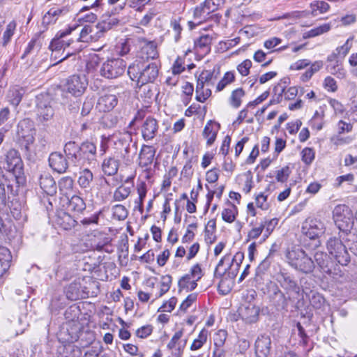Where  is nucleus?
Returning <instances> with one entry per match:
<instances>
[{
  "mask_svg": "<svg viewBox=\"0 0 357 357\" xmlns=\"http://www.w3.org/2000/svg\"><path fill=\"white\" fill-rule=\"evenodd\" d=\"M313 264L311 268H324L328 266V257L326 253L323 252H317L312 259Z\"/></svg>",
  "mask_w": 357,
  "mask_h": 357,
  "instance_id": "72a5a7b5",
  "label": "nucleus"
},
{
  "mask_svg": "<svg viewBox=\"0 0 357 357\" xmlns=\"http://www.w3.org/2000/svg\"><path fill=\"white\" fill-rule=\"evenodd\" d=\"M202 269H191L190 274L183 276L178 281L180 290L192 291L197 287V281L202 278Z\"/></svg>",
  "mask_w": 357,
  "mask_h": 357,
  "instance_id": "ddd939ff",
  "label": "nucleus"
},
{
  "mask_svg": "<svg viewBox=\"0 0 357 357\" xmlns=\"http://www.w3.org/2000/svg\"><path fill=\"white\" fill-rule=\"evenodd\" d=\"M278 224V219L273 218L268 221H266L264 225V229H266L264 236L267 238L271 232L274 230L276 225Z\"/></svg>",
  "mask_w": 357,
  "mask_h": 357,
  "instance_id": "338daca9",
  "label": "nucleus"
},
{
  "mask_svg": "<svg viewBox=\"0 0 357 357\" xmlns=\"http://www.w3.org/2000/svg\"><path fill=\"white\" fill-rule=\"evenodd\" d=\"M34 123L29 118L24 119L17 124V142L22 150L28 153L34 142Z\"/></svg>",
  "mask_w": 357,
  "mask_h": 357,
  "instance_id": "7ed1b4c3",
  "label": "nucleus"
},
{
  "mask_svg": "<svg viewBox=\"0 0 357 357\" xmlns=\"http://www.w3.org/2000/svg\"><path fill=\"white\" fill-rule=\"evenodd\" d=\"M54 222L57 227L64 230H70L77 224V221L69 213L63 211H60L56 213Z\"/></svg>",
  "mask_w": 357,
  "mask_h": 357,
  "instance_id": "a211bd4d",
  "label": "nucleus"
},
{
  "mask_svg": "<svg viewBox=\"0 0 357 357\" xmlns=\"http://www.w3.org/2000/svg\"><path fill=\"white\" fill-rule=\"evenodd\" d=\"M66 296L72 301L77 300L83 297V291L81 289V284L78 282L71 283L66 289Z\"/></svg>",
  "mask_w": 357,
  "mask_h": 357,
  "instance_id": "c85d7f7f",
  "label": "nucleus"
},
{
  "mask_svg": "<svg viewBox=\"0 0 357 357\" xmlns=\"http://www.w3.org/2000/svg\"><path fill=\"white\" fill-rule=\"evenodd\" d=\"M58 185L60 191L66 195L73 190L74 181L70 176H64L59 181Z\"/></svg>",
  "mask_w": 357,
  "mask_h": 357,
  "instance_id": "f704fd0d",
  "label": "nucleus"
},
{
  "mask_svg": "<svg viewBox=\"0 0 357 357\" xmlns=\"http://www.w3.org/2000/svg\"><path fill=\"white\" fill-rule=\"evenodd\" d=\"M160 296L165 294L170 288L172 284V277L169 275H164L160 280Z\"/></svg>",
  "mask_w": 357,
  "mask_h": 357,
  "instance_id": "4d7b16f0",
  "label": "nucleus"
},
{
  "mask_svg": "<svg viewBox=\"0 0 357 357\" xmlns=\"http://www.w3.org/2000/svg\"><path fill=\"white\" fill-rule=\"evenodd\" d=\"M234 282L231 280H220L218 283V290L222 295H227L232 289Z\"/></svg>",
  "mask_w": 357,
  "mask_h": 357,
  "instance_id": "a18cd8bd",
  "label": "nucleus"
},
{
  "mask_svg": "<svg viewBox=\"0 0 357 357\" xmlns=\"http://www.w3.org/2000/svg\"><path fill=\"white\" fill-rule=\"evenodd\" d=\"M277 280L279 282H280L282 286L292 289L297 293L299 291V287L296 285L295 281L291 280L290 277L286 276L284 274L281 273L278 275Z\"/></svg>",
  "mask_w": 357,
  "mask_h": 357,
  "instance_id": "58836bf2",
  "label": "nucleus"
},
{
  "mask_svg": "<svg viewBox=\"0 0 357 357\" xmlns=\"http://www.w3.org/2000/svg\"><path fill=\"white\" fill-rule=\"evenodd\" d=\"M134 176H130L123 180V176H121L122 184L114 192L113 199L114 201L121 202L130 195L134 188Z\"/></svg>",
  "mask_w": 357,
  "mask_h": 357,
  "instance_id": "9b49d317",
  "label": "nucleus"
},
{
  "mask_svg": "<svg viewBox=\"0 0 357 357\" xmlns=\"http://www.w3.org/2000/svg\"><path fill=\"white\" fill-rule=\"evenodd\" d=\"M63 151L67 157L74 152L79 151V145L75 142L70 141L65 144Z\"/></svg>",
  "mask_w": 357,
  "mask_h": 357,
  "instance_id": "0e129e2a",
  "label": "nucleus"
},
{
  "mask_svg": "<svg viewBox=\"0 0 357 357\" xmlns=\"http://www.w3.org/2000/svg\"><path fill=\"white\" fill-rule=\"evenodd\" d=\"M141 72L139 65L130 66L128 69V74L130 79L132 80H137L138 85L140 84V82H139V76Z\"/></svg>",
  "mask_w": 357,
  "mask_h": 357,
  "instance_id": "052dcab7",
  "label": "nucleus"
},
{
  "mask_svg": "<svg viewBox=\"0 0 357 357\" xmlns=\"http://www.w3.org/2000/svg\"><path fill=\"white\" fill-rule=\"evenodd\" d=\"M207 336V330H206L205 328L202 329L200 331L197 338L194 340L192 344L190 346V349L194 351L200 349L203 346V344L206 342Z\"/></svg>",
  "mask_w": 357,
  "mask_h": 357,
  "instance_id": "a19ab883",
  "label": "nucleus"
},
{
  "mask_svg": "<svg viewBox=\"0 0 357 357\" xmlns=\"http://www.w3.org/2000/svg\"><path fill=\"white\" fill-rule=\"evenodd\" d=\"M220 128V123L212 120L208 121L206 124L203 130V136L207 139L208 146L212 145L215 142Z\"/></svg>",
  "mask_w": 357,
  "mask_h": 357,
  "instance_id": "412c9836",
  "label": "nucleus"
},
{
  "mask_svg": "<svg viewBox=\"0 0 357 357\" xmlns=\"http://www.w3.org/2000/svg\"><path fill=\"white\" fill-rule=\"evenodd\" d=\"M344 206H337L333 211V218L337 227L340 230L339 235H342L347 238L346 241L350 243L351 241L357 238V236L351 232L353 227V221L349 217H346L341 214Z\"/></svg>",
  "mask_w": 357,
  "mask_h": 357,
  "instance_id": "39448f33",
  "label": "nucleus"
},
{
  "mask_svg": "<svg viewBox=\"0 0 357 357\" xmlns=\"http://www.w3.org/2000/svg\"><path fill=\"white\" fill-rule=\"evenodd\" d=\"M156 79V65L151 63L145 66L139 76V82L142 85L144 84H151L154 86V82Z\"/></svg>",
  "mask_w": 357,
  "mask_h": 357,
  "instance_id": "6ab92c4d",
  "label": "nucleus"
},
{
  "mask_svg": "<svg viewBox=\"0 0 357 357\" xmlns=\"http://www.w3.org/2000/svg\"><path fill=\"white\" fill-rule=\"evenodd\" d=\"M287 257L289 265L294 268H311V264L314 263L312 259L300 248L289 251Z\"/></svg>",
  "mask_w": 357,
  "mask_h": 357,
  "instance_id": "9d476101",
  "label": "nucleus"
},
{
  "mask_svg": "<svg viewBox=\"0 0 357 357\" xmlns=\"http://www.w3.org/2000/svg\"><path fill=\"white\" fill-rule=\"evenodd\" d=\"M183 332L180 330L175 333L170 342L168 343L167 347L169 349L177 347L178 351L183 350L187 344V339L181 340Z\"/></svg>",
  "mask_w": 357,
  "mask_h": 357,
  "instance_id": "7c9ffc66",
  "label": "nucleus"
},
{
  "mask_svg": "<svg viewBox=\"0 0 357 357\" xmlns=\"http://www.w3.org/2000/svg\"><path fill=\"white\" fill-rule=\"evenodd\" d=\"M48 161L52 170L59 174H63L68 169V159L61 152L55 151L50 153Z\"/></svg>",
  "mask_w": 357,
  "mask_h": 357,
  "instance_id": "f8f14e48",
  "label": "nucleus"
},
{
  "mask_svg": "<svg viewBox=\"0 0 357 357\" xmlns=\"http://www.w3.org/2000/svg\"><path fill=\"white\" fill-rule=\"evenodd\" d=\"M260 309L256 305L241 304L239 316L247 324L256 323L259 319Z\"/></svg>",
  "mask_w": 357,
  "mask_h": 357,
  "instance_id": "4468645a",
  "label": "nucleus"
},
{
  "mask_svg": "<svg viewBox=\"0 0 357 357\" xmlns=\"http://www.w3.org/2000/svg\"><path fill=\"white\" fill-rule=\"evenodd\" d=\"M126 68V63L122 59H111L102 64L100 74L107 79H115L124 73Z\"/></svg>",
  "mask_w": 357,
  "mask_h": 357,
  "instance_id": "423d86ee",
  "label": "nucleus"
},
{
  "mask_svg": "<svg viewBox=\"0 0 357 357\" xmlns=\"http://www.w3.org/2000/svg\"><path fill=\"white\" fill-rule=\"evenodd\" d=\"M67 208L70 211L80 213L85 210L86 204L79 196L73 195L68 202Z\"/></svg>",
  "mask_w": 357,
  "mask_h": 357,
  "instance_id": "a878e982",
  "label": "nucleus"
},
{
  "mask_svg": "<svg viewBox=\"0 0 357 357\" xmlns=\"http://www.w3.org/2000/svg\"><path fill=\"white\" fill-rule=\"evenodd\" d=\"M257 296V292L254 289H248L243 292L242 294V304L246 305H255L253 303L255 298Z\"/></svg>",
  "mask_w": 357,
  "mask_h": 357,
  "instance_id": "864d4df0",
  "label": "nucleus"
},
{
  "mask_svg": "<svg viewBox=\"0 0 357 357\" xmlns=\"http://www.w3.org/2000/svg\"><path fill=\"white\" fill-rule=\"evenodd\" d=\"M156 119L153 117L146 118L142 126V135L145 140L153 139L155 136Z\"/></svg>",
  "mask_w": 357,
  "mask_h": 357,
  "instance_id": "5701e85b",
  "label": "nucleus"
},
{
  "mask_svg": "<svg viewBox=\"0 0 357 357\" xmlns=\"http://www.w3.org/2000/svg\"><path fill=\"white\" fill-rule=\"evenodd\" d=\"M331 29V25L329 24H324L321 26L310 29V31L304 33L303 38H309L319 36L324 33L328 32Z\"/></svg>",
  "mask_w": 357,
  "mask_h": 357,
  "instance_id": "c9c22d12",
  "label": "nucleus"
},
{
  "mask_svg": "<svg viewBox=\"0 0 357 357\" xmlns=\"http://www.w3.org/2000/svg\"><path fill=\"white\" fill-rule=\"evenodd\" d=\"M15 28L16 23L14 21L10 22L7 25L6 29L3 35L2 40L0 42V43H1L3 47H6L7 44L9 43L11 37L14 34Z\"/></svg>",
  "mask_w": 357,
  "mask_h": 357,
  "instance_id": "79ce46f5",
  "label": "nucleus"
},
{
  "mask_svg": "<svg viewBox=\"0 0 357 357\" xmlns=\"http://www.w3.org/2000/svg\"><path fill=\"white\" fill-rule=\"evenodd\" d=\"M112 25L111 22L102 21L98 23L95 26V35H90L89 38L91 40H98L103 36L104 33L112 29Z\"/></svg>",
  "mask_w": 357,
  "mask_h": 357,
  "instance_id": "473e14b6",
  "label": "nucleus"
},
{
  "mask_svg": "<svg viewBox=\"0 0 357 357\" xmlns=\"http://www.w3.org/2000/svg\"><path fill=\"white\" fill-rule=\"evenodd\" d=\"M311 296L310 297V304L313 307L319 309L321 308L325 301L324 298L318 292L311 291Z\"/></svg>",
  "mask_w": 357,
  "mask_h": 357,
  "instance_id": "3c124183",
  "label": "nucleus"
},
{
  "mask_svg": "<svg viewBox=\"0 0 357 357\" xmlns=\"http://www.w3.org/2000/svg\"><path fill=\"white\" fill-rule=\"evenodd\" d=\"M235 79V76L232 72H227L222 79L218 82L216 90L217 91H220L225 89V87L232 83Z\"/></svg>",
  "mask_w": 357,
  "mask_h": 357,
  "instance_id": "de8ad7c7",
  "label": "nucleus"
},
{
  "mask_svg": "<svg viewBox=\"0 0 357 357\" xmlns=\"http://www.w3.org/2000/svg\"><path fill=\"white\" fill-rule=\"evenodd\" d=\"M94 100L91 98H86L83 102L81 114L83 116L88 115L93 107Z\"/></svg>",
  "mask_w": 357,
  "mask_h": 357,
  "instance_id": "680f3d73",
  "label": "nucleus"
},
{
  "mask_svg": "<svg viewBox=\"0 0 357 357\" xmlns=\"http://www.w3.org/2000/svg\"><path fill=\"white\" fill-rule=\"evenodd\" d=\"M324 231V224L317 219H307L302 226L303 234L309 239L314 241V247L320 245L319 238Z\"/></svg>",
  "mask_w": 357,
  "mask_h": 357,
  "instance_id": "6e6552de",
  "label": "nucleus"
},
{
  "mask_svg": "<svg viewBox=\"0 0 357 357\" xmlns=\"http://www.w3.org/2000/svg\"><path fill=\"white\" fill-rule=\"evenodd\" d=\"M290 172L291 171L289 167L286 166L282 167L281 169L277 171L276 180L280 183L287 181L289 176Z\"/></svg>",
  "mask_w": 357,
  "mask_h": 357,
  "instance_id": "13d9d810",
  "label": "nucleus"
},
{
  "mask_svg": "<svg viewBox=\"0 0 357 357\" xmlns=\"http://www.w3.org/2000/svg\"><path fill=\"white\" fill-rule=\"evenodd\" d=\"M176 304V298L175 297H172L168 301L163 303V305L158 308V312H171L175 307Z\"/></svg>",
  "mask_w": 357,
  "mask_h": 357,
  "instance_id": "69168bd1",
  "label": "nucleus"
},
{
  "mask_svg": "<svg viewBox=\"0 0 357 357\" xmlns=\"http://www.w3.org/2000/svg\"><path fill=\"white\" fill-rule=\"evenodd\" d=\"M155 150L151 146H143L139 154V165L146 167L144 174L146 179L151 178L155 174L156 159L154 160Z\"/></svg>",
  "mask_w": 357,
  "mask_h": 357,
  "instance_id": "0eeeda50",
  "label": "nucleus"
},
{
  "mask_svg": "<svg viewBox=\"0 0 357 357\" xmlns=\"http://www.w3.org/2000/svg\"><path fill=\"white\" fill-rule=\"evenodd\" d=\"M111 239L108 237H104L102 239L100 240L98 242H94L93 244L91 245L93 249L102 251L105 250V252H109V250L108 249V246L110 243Z\"/></svg>",
  "mask_w": 357,
  "mask_h": 357,
  "instance_id": "5fc2aeb1",
  "label": "nucleus"
},
{
  "mask_svg": "<svg viewBox=\"0 0 357 357\" xmlns=\"http://www.w3.org/2000/svg\"><path fill=\"white\" fill-rule=\"evenodd\" d=\"M271 350V340L268 335H260L255 343V351L257 357H268Z\"/></svg>",
  "mask_w": 357,
  "mask_h": 357,
  "instance_id": "2eb2a0df",
  "label": "nucleus"
},
{
  "mask_svg": "<svg viewBox=\"0 0 357 357\" xmlns=\"http://www.w3.org/2000/svg\"><path fill=\"white\" fill-rule=\"evenodd\" d=\"M285 86H282V83H278L273 88L274 97L270 101L271 104L280 103L282 99V95L284 92Z\"/></svg>",
  "mask_w": 357,
  "mask_h": 357,
  "instance_id": "8fccbe9b",
  "label": "nucleus"
},
{
  "mask_svg": "<svg viewBox=\"0 0 357 357\" xmlns=\"http://www.w3.org/2000/svg\"><path fill=\"white\" fill-rule=\"evenodd\" d=\"M87 85L88 82L85 76L73 75L67 79L64 89L73 96L79 97L84 93Z\"/></svg>",
  "mask_w": 357,
  "mask_h": 357,
  "instance_id": "1a4fd4ad",
  "label": "nucleus"
},
{
  "mask_svg": "<svg viewBox=\"0 0 357 357\" xmlns=\"http://www.w3.org/2000/svg\"><path fill=\"white\" fill-rule=\"evenodd\" d=\"M329 7L328 3L324 1H314L310 3L312 15L313 16L317 15V12L319 13H326L329 9Z\"/></svg>",
  "mask_w": 357,
  "mask_h": 357,
  "instance_id": "4c0bfd02",
  "label": "nucleus"
},
{
  "mask_svg": "<svg viewBox=\"0 0 357 357\" xmlns=\"http://www.w3.org/2000/svg\"><path fill=\"white\" fill-rule=\"evenodd\" d=\"M346 239L347 238L342 235H339V237H331L327 241V249L336 262V265L346 266L350 261L346 245L342 243V240L346 241Z\"/></svg>",
  "mask_w": 357,
  "mask_h": 357,
  "instance_id": "f03ea898",
  "label": "nucleus"
},
{
  "mask_svg": "<svg viewBox=\"0 0 357 357\" xmlns=\"http://www.w3.org/2000/svg\"><path fill=\"white\" fill-rule=\"evenodd\" d=\"M251 66L252 61L249 59H246L237 66V70L241 75L246 76L249 74Z\"/></svg>",
  "mask_w": 357,
  "mask_h": 357,
  "instance_id": "e2e57ef3",
  "label": "nucleus"
},
{
  "mask_svg": "<svg viewBox=\"0 0 357 357\" xmlns=\"http://www.w3.org/2000/svg\"><path fill=\"white\" fill-rule=\"evenodd\" d=\"M244 94L245 93L242 88H238L233 91L230 98L231 105L235 108L239 107L241 104V98Z\"/></svg>",
  "mask_w": 357,
  "mask_h": 357,
  "instance_id": "49530a36",
  "label": "nucleus"
},
{
  "mask_svg": "<svg viewBox=\"0 0 357 357\" xmlns=\"http://www.w3.org/2000/svg\"><path fill=\"white\" fill-rule=\"evenodd\" d=\"M119 167V160L114 157L105 158L102 164L103 172L108 176L115 175Z\"/></svg>",
  "mask_w": 357,
  "mask_h": 357,
  "instance_id": "b1692460",
  "label": "nucleus"
},
{
  "mask_svg": "<svg viewBox=\"0 0 357 357\" xmlns=\"http://www.w3.org/2000/svg\"><path fill=\"white\" fill-rule=\"evenodd\" d=\"M64 11H66L65 8H51L43 17L42 24L44 26H47L52 23H54L59 15H61Z\"/></svg>",
  "mask_w": 357,
  "mask_h": 357,
  "instance_id": "c756f323",
  "label": "nucleus"
},
{
  "mask_svg": "<svg viewBox=\"0 0 357 357\" xmlns=\"http://www.w3.org/2000/svg\"><path fill=\"white\" fill-rule=\"evenodd\" d=\"M41 189L47 195L53 196L56 193V184L54 178L49 174H42L39 179Z\"/></svg>",
  "mask_w": 357,
  "mask_h": 357,
  "instance_id": "aec40b11",
  "label": "nucleus"
},
{
  "mask_svg": "<svg viewBox=\"0 0 357 357\" xmlns=\"http://www.w3.org/2000/svg\"><path fill=\"white\" fill-rule=\"evenodd\" d=\"M227 337V333L225 330H219L213 337L215 347H223Z\"/></svg>",
  "mask_w": 357,
  "mask_h": 357,
  "instance_id": "603ef678",
  "label": "nucleus"
},
{
  "mask_svg": "<svg viewBox=\"0 0 357 357\" xmlns=\"http://www.w3.org/2000/svg\"><path fill=\"white\" fill-rule=\"evenodd\" d=\"M104 123L108 128L115 127L119 123V119L114 114H107L103 117Z\"/></svg>",
  "mask_w": 357,
  "mask_h": 357,
  "instance_id": "bf43d9fd",
  "label": "nucleus"
},
{
  "mask_svg": "<svg viewBox=\"0 0 357 357\" xmlns=\"http://www.w3.org/2000/svg\"><path fill=\"white\" fill-rule=\"evenodd\" d=\"M314 151L312 148L306 147L301 152L302 160L306 165H310L314 159Z\"/></svg>",
  "mask_w": 357,
  "mask_h": 357,
  "instance_id": "6e6d98bb",
  "label": "nucleus"
},
{
  "mask_svg": "<svg viewBox=\"0 0 357 357\" xmlns=\"http://www.w3.org/2000/svg\"><path fill=\"white\" fill-rule=\"evenodd\" d=\"M117 103L118 98L116 95L105 93L98 98L97 108L100 112H107L112 110Z\"/></svg>",
  "mask_w": 357,
  "mask_h": 357,
  "instance_id": "f3484780",
  "label": "nucleus"
},
{
  "mask_svg": "<svg viewBox=\"0 0 357 357\" xmlns=\"http://www.w3.org/2000/svg\"><path fill=\"white\" fill-rule=\"evenodd\" d=\"M144 45L141 47V54L143 59L149 60L156 58V43L154 41L144 40Z\"/></svg>",
  "mask_w": 357,
  "mask_h": 357,
  "instance_id": "bb28decb",
  "label": "nucleus"
},
{
  "mask_svg": "<svg viewBox=\"0 0 357 357\" xmlns=\"http://www.w3.org/2000/svg\"><path fill=\"white\" fill-rule=\"evenodd\" d=\"M36 112L37 121L43 125H48L53 120L54 109L49 93H41L36 96Z\"/></svg>",
  "mask_w": 357,
  "mask_h": 357,
  "instance_id": "20e7f679",
  "label": "nucleus"
},
{
  "mask_svg": "<svg viewBox=\"0 0 357 357\" xmlns=\"http://www.w3.org/2000/svg\"><path fill=\"white\" fill-rule=\"evenodd\" d=\"M271 298L276 306H281L283 307L287 305V299L284 294L278 289V287H275L273 294L271 295Z\"/></svg>",
  "mask_w": 357,
  "mask_h": 357,
  "instance_id": "e433bc0d",
  "label": "nucleus"
},
{
  "mask_svg": "<svg viewBox=\"0 0 357 357\" xmlns=\"http://www.w3.org/2000/svg\"><path fill=\"white\" fill-rule=\"evenodd\" d=\"M112 215L118 220H123L128 217V211L124 206L117 204L112 207Z\"/></svg>",
  "mask_w": 357,
  "mask_h": 357,
  "instance_id": "37998d69",
  "label": "nucleus"
},
{
  "mask_svg": "<svg viewBox=\"0 0 357 357\" xmlns=\"http://www.w3.org/2000/svg\"><path fill=\"white\" fill-rule=\"evenodd\" d=\"M213 37L209 34L201 36L198 39L195 40V48L197 52L204 55L211 52V45Z\"/></svg>",
  "mask_w": 357,
  "mask_h": 357,
  "instance_id": "4be33fe9",
  "label": "nucleus"
},
{
  "mask_svg": "<svg viewBox=\"0 0 357 357\" xmlns=\"http://www.w3.org/2000/svg\"><path fill=\"white\" fill-rule=\"evenodd\" d=\"M75 29V27H69L66 31H59L55 37L52 40L49 48L52 52L59 51L61 49L63 50L66 47H69L70 45L71 40L65 41L62 40L67 35L71 33V32Z\"/></svg>",
  "mask_w": 357,
  "mask_h": 357,
  "instance_id": "dca6fc26",
  "label": "nucleus"
},
{
  "mask_svg": "<svg viewBox=\"0 0 357 357\" xmlns=\"http://www.w3.org/2000/svg\"><path fill=\"white\" fill-rule=\"evenodd\" d=\"M24 94V90L23 88L14 86L8 90L6 98L10 105L17 107L20 103Z\"/></svg>",
  "mask_w": 357,
  "mask_h": 357,
  "instance_id": "393cba45",
  "label": "nucleus"
},
{
  "mask_svg": "<svg viewBox=\"0 0 357 357\" xmlns=\"http://www.w3.org/2000/svg\"><path fill=\"white\" fill-rule=\"evenodd\" d=\"M0 168L12 173L17 183L23 179V161L19 151L15 149H10L0 156Z\"/></svg>",
  "mask_w": 357,
  "mask_h": 357,
  "instance_id": "f257e3e1",
  "label": "nucleus"
},
{
  "mask_svg": "<svg viewBox=\"0 0 357 357\" xmlns=\"http://www.w3.org/2000/svg\"><path fill=\"white\" fill-rule=\"evenodd\" d=\"M79 151H81L84 159H87L89 160H95L96 146L93 143L89 142L82 143L79 146Z\"/></svg>",
  "mask_w": 357,
  "mask_h": 357,
  "instance_id": "cd10ccee",
  "label": "nucleus"
},
{
  "mask_svg": "<svg viewBox=\"0 0 357 357\" xmlns=\"http://www.w3.org/2000/svg\"><path fill=\"white\" fill-rule=\"evenodd\" d=\"M1 252H0V266H7L10 268L11 264V259L12 256L10 252L8 249L4 248H0Z\"/></svg>",
  "mask_w": 357,
  "mask_h": 357,
  "instance_id": "09e8293b",
  "label": "nucleus"
},
{
  "mask_svg": "<svg viewBox=\"0 0 357 357\" xmlns=\"http://www.w3.org/2000/svg\"><path fill=\"white\" fill-rule=\"evenodd\" d=\"M256 204L258 208L262 210H266L268 208V204L267 202V197L264 193H260L256 197Z\"/></svg>",
  "mask_w": 357,
  "mask_h": 357,
  "instance_id": "774afa93",
  "label": "nucleus"
},
{
  "mask_svg": "<svg viewBox=\"0 0 357 357\" xmlns=\"http://www.w3.org/2000/svg\"><path fill=\"white\" fill-rule=\"evenodd\" d=\"M206 8L203 6L202 3H200L199 6L195 8L193 12V17L195 20H198L197 24H199L202 22L205 21L207 18V16L209 14H207Z\"/></svg>",
  "mask_w": 357,
  "mask_h": 357,
  "instance_id": "c03bdc74",
  "label": "nucleus"
},
{
  "mask_svg": "<svg viewBox=\"0 0 357 357\" xmlns=\"http://www.w3.org/2000/svg\"><path fill=\"white\" fill-rule=\"evenodd\" d=\"M237 208L233 204H230V208H225L222 212V218L224 221L231 223L236 219Z\"/></svg>",
  "mask_w": 357,
  "mask_h": 357,
  "instance_id": "ea45409f",
  "label": "nucleus"
},
{
  "mask_svg": "<svg viewBox=\"0 0 357 357\" xmlns=\"http://www.w3.org/2000/svg\"><path fill=\"white\" fill-rule=\"evenodd\" d=\"M93 178V175L91 171L86 168L79 172L77 182L82 188H88L90 187Z\"/></svg>",
  "mask_w": 357,
  "mask_h": 357,
  "instance_id": "2f4dec72",
  "label": "nucleus"
}]
</instances>
